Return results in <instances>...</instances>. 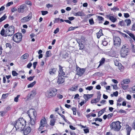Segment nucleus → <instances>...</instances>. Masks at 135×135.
<instances>
[{"mask_svg": "<svg viewBox=\"0 0 135 135\" xmlns=\"http://www.w3.org/2000/svg\"><path fill=\"white\" fill-rule=\"evenodd\" d=\"M26 121L22 118H20L16 121L15 127L16 131H22L26 125Z\"/></svg>", "mask_w": 135, "mask_h": 135, "instance_id": "obj_1", "label": "nucleus"}, {"mask_svg": "<svg viewBox=\"0 0 135 135\" xmlns=\"http://www.w3.org/2000/svg\"><path fill=\"white\" fill-rule=\"evenodd\" d=\"M129 47L127 44L123 45L121 49L120 54L121 56L124 57L128 54L129 50Z\"/></svg>", "mask_w": 135, "mask_h": 135, "instance_id": "obj_2", "label": "nucleus"}, {"mask_svg": "<svg viewBox=\"0 0 135 135\" xmlns=\"http://www.w3.org/2000/svg\"><path fill=\"white\" fill-rule=\"evenodd\" d=\"M57 90L55 88H51L47 90L45 94L46 97L51 98L55 97L57 93Z\"/></svg>", "mask_w": 135, "mask_h": 135, "instance_id": "obj_3", "label": "nucleus"}, {"mask_svg": "<svg viewBox=\"0 0 135 135\" xmlns=\"http://www.w3.org/2000/svg\"><path fill=\"white\" fill-rule=\"evenodd\" d=\"M120 124V122L119 121L112 122L110 125L111 129L115 131H119L121 128Z\"/></svg>", "mask_w": 135, "mask_h": 135, "instance_id": "obj_4", "label": "nucleus"}, {"mask_svg": "<svg viewBox=\"0 0 135 135\" xmlns=\"http://www.w3.org/2000/svg\"><path fill=\"white\" fill-rule=\"evenodd\" d=\"M15 32V27L13 25L9 27V28H7L5 32V35L4 36L7 37V36H11Z\"/></svg>", "mask_w": 135, "mask_h": 135, "instance_id": "obj_5", "label": "nucleus"}, {"mask_svg": "<svg viewBox=\"0 0 135 135\" xmlns=\"http://www.w3.org/2000/svg\"><path fill=\"white\" fill-rule=\"evenodd\" d=\"M22 38V35L21 33H17L14 35L13 39L14 42L19 43L21 41Z\"/></svg>", "mask_w": 135, "mask_h": 135, "instance_id": "obj_6", "label": "nucleus"}, {"mask_svg": "<svg viewBox=\"0 0 135 135\" xmlns=\"http://www.w3.org/2000/svg\"><path fill=\"white\" fill-rule=\"evenodd\" d=\"M27 113L30 119H35L36 118L37 114L35 109H32L29 110Z\"/></svg>", "mask_w": 135, "mask_h": 135, "instance_id": "obj_7", "label": "nucleus"}, {"mask_svg": "<svg viewBox=\"0 0 135 135\" xmlns=\"http://www.w3.org/2000/svg\"><path fill=\"white\" fill-rule=\"evenodd\" d=\"M32 17V14L31 12H30L29 14L26 16L25 17L22 18L21 20V22L26 23L29 21Z\"/></svg>", "mask_w": 135, "mask_h": 135, "instance_id": "obj_8", "label": "nucleus"}, {"mask_svg": "<svg viewBox=\"0 0 135 135\" xmlns=\"http://www.w3.org/2000/svg\"><path fill=\"white\" fill-rule=\"evenodd\" d=\"M114 46L116 47L119 46L121 45V40L118 37H115L113 38Z\"/></svg>", "mask_w": 135, "mask_h": 135, "instance_id": "obj_9", "label": "nucleus"}, {"mask_svg": "<svg viewBox=\"0 0 135 135\" xmlns=\"http://www.w3.org/2000/svg\"><path fill=\"white\" fill-rule=\"evenodd\" d=\"M47 124V121L45 118L41 119L40 122V126L38 128L39 130L41 131L42 130L43 127L46 125Z\"/></svg>", "mask_w": 135, "mask_h": 135, "instance_id": "obj_10", "label": "nucleus"}, {"mask_svg": "<svg viewBox=\"0 0 135 135\" xmlns=\"http://www.w3.org/2000/svg\"><path fill=\"white\" fill-rule=\"evenodd\" d=\"M26 6L24 4L21 5L18 7L17 9V12L19 13H23L25 11V9L26 8Z\"/></svg>", "mask_w": 135, "mask_h": 135, "instance_id": "obj_11", "label": "nucleus"}, {"mask_svg": "<svg viewBox=\"0 0 135 135\" xmlns=\"http://www.w3.org/2000/svg\"><path fill=\"white\" fill-rule=\"evenodd\" d=\"M76 74L79 76H81L85 72V70L84 69H81L78 66H76Z\"/></svg>", "mask_w": 135, "mask_h": 135, "instance_id": "obj_12", "label": "nucleus"}, {"mask_svg": "<svg viewBox=\"0 0 135 135\" xmlns=\"http://www.w3.org/2000/svg\"><path fill=\"white\" fill-rule=\"evenodd\" d=\"M101 94H100V92H99L98 93V95L97 98L93 99L91 100V103H95L99 102Z\"/></svg>", "mask_w": 135, "mask_h": 135, "instance_id": "obj_13", "label": "nucleus"}, {"mask_svg": "<svg viewBox=\"0 0 135 135\" xmlns=\"http://www.w3.org/2000/svg\"><path fill=\"white\" fill-rule=\"evenodd\" d=\"M31 131V128L30 126L27 127L25 129L24 128V129L23 130V131L24 135H27L30 133Z\"/></svg>", "mask_w": 135, "mask_h": 135, "instance_id": "obj_14", "label": "nucleus"}, {"mask_svg": "<svg viewBox=\"0 0 135 135\" xmlns=\"http://www.w3.org/2000/svg\"><path fill=\"white\" fill-rule=\"evenodd\" d=\"M59 76L57 81V83L58 84H61L64 82V75L60 76Z\"/></svg>", "mask_w": 135, "mask_h": 135, "instance_id": "obj_15", "label": "nucleus"}, {"mask_svg": "<svg viewBox=\"0 0 135 135\" xmlns=\"http://www.w3.org/2000/svg\"><path fill=\"white\" fill-rule=\"evenodd\" d=\"M74 16H85V14L82 11L78 12L74 14Z\"/></svg>", "mask_w": 135, "mask_h": 135, "instance_id": "obj_16", "label": "nucleus"}, {"mask_svg": "<svg viewBox=\"0 0 135 135\" xmlns=\"http://www.w3.org/2000/svg\"><path fill=\"white\" fill-rule=\"evenodd\" d=\"M126 128L127 133V135H129L132 130L131 128L128 125H126Z\"/></svg>", "mask_w": 135, "mask_h": 135, "instance_id": "obj_17", "label": "nucleus"}, {"mask_svg": "<svg viewBox=\"0 0 135 135\" xmlns=\"http://www.w3.org/2000/svg\"><path fill=\"white\" fill-rule=\"evenodd\" d=\"M57 70V69L56 68H51L50 69L49 73L50 75H53L55 74Z\"/></svg>", "mask_w": 135, "mask_h": 135, "instance_id": "obj_18", "label": "nucleus"}, {"mask_svg": "<svg viewBox=\"0 0 135 135\" xmlns=\"http://www.w3.org/2000/svg\"><path fill=\"white\" fill-rule=\"evenodd\" d=\"M130 82V80L129 79H126L123 80L121 83V85H123L125 84H129Z\"/></svg>", "mask_w": 135, "mask_h": 135, "instance_id": "obj_19", "label": "nucleus"}, {"mask_svg": "<svg viewBox=\"0 0 135 135\" xmlns=\"http://www.w3.org/2000/svg\"><path fill=\"white\" fill-rule=\"evenodd\" d=\"M59 74L60 75H65V73L63 71L62 67L59 65Z\"/></svg>", "mask_w": 135, "mask_h": 135, "instance_id": "obj_20", "label": "nucleus"}, {"mask_svg": "<svg viewBox=\"0 0 135 135\" xmlns=\"http://www.w3.org/2000/svg\"><path fill=\"white\" fill-rule=\"evenodd\" d=\"M93 96L92 94H84V98L86 100H88Z\"/></svg>", "mask_w": 135, "mask_h": 135, "instance_id": "obj_21", "label": "nucleus"}, {"mask_svg": "<svg viewBox=\"0 0 135 135\" xmlns=\"http://www.w3.org/2000/svg\"><path fill=\"white\" fill-rule=\"evenodd\" d=\"M36 120V118H35L34 119H30V124H29V126L30 125L31 126H33L35 124V121Z\"/></svg>", "mask_w": 135, "mask_h": 135, "instance_id": "obj_22", "label": "nucleus"}, {"mask_svg": "<svg viewBox=\"0 0 135 135\" xmlns=\"http://www.w3.org/2000/svg\"><path fill=\"white\" fill-rule=\"evenodd\" d=\"M78 87V85H75L70 88V90L72 91H74L77 90Z\"/></svg>", "mask_w": 135, "mask_h": 135, "instance_id": "obj_23", "label": "nucleus"}, {"mask_svg": "<svg viewBox=\"0 0 135 135\" xmlns=\"http://www.w3.org/2000/svg\"><path fill=\"white\" fill-rule=\"evenodd\" d=\"M97 38H99L101 36L103 35L102 33V30L100 29L99 32L97 33Z\"/></svg>", "mask_w": 135, "mask_h": 135, "instance_id": "obj_24", "label": "nucleus"}, {"mask_svg": "<svg viewBox=\"0 0 135 135\" xmlns=\"http://www.w3.org/2000/svg\"><path fill=\"white\" fill-rule=\"evenodd\" d=\"M118 68L120 71H123L124 69L123 66L121 64H119L118 65Z\"/></svg>", "mask_w": 135, "mask_h": 135, "instance_id": "obj_25", "label": "nucleus"}, {"mask_svg": "<svg viewBox=\"0 0 135 135\" xmlns=\"http://www.w3.org/2000/svg\"><path fill=\"white\" fill-rule=\"evenodd\" d=\"M105 61V59L104 58H102L99 62L100 64L99 66H98V68H99L100 66L103 64L104 63Z\"/></svg>", "mask_w": 135, "mask_h": 135, "instance_id": "obj_26", "label": "nucleus"}, {"mask_svg": "<svg viewBox=\"0 0 135 135\" xmlns=\"http://www.w3.org/2000/svg\"><path fill=\"white\" fill-rule=\"evenodd\" d=\"M29 56L28 53H26L23 55L21 57V58L23 60L27 59Z\"/></svg>", "mask_w": 135, "mask_h": 135, "instance_id": "obj_27", "label": "nucleus"}, {"mask_svg": "<svg viewBox=\"0 0 135 135\" xmlns=\"http://www.w3.org/2000/svg\"><path fill=\"white\" fill-rule=\"evenodd\" d=\"M124 21L127 24V26L130 25L131 23V21L129 19H126Z\"/></svg>", "mask_w": 135, "mask_h": 135, "instance_id": "obj_28", "label": "nucleus"}, {"mask_svg": "<svg viewBox=\"0 0 135 135\" xmlns=\"http://www.w3.org/2000/svg\"><path fill=\"white\" fill-rule=\"evenodd\" d=\"M109 19L113 22H115L117 20L116 18H115L113 16H110L109 17Z\"/></svg>", "mask_w": 135, "mask_h": 135, "instance_id": "obj_29", "label": "nucleus"}, {"mask_svg": "<svg viewBox=\"0 0 135 135\" xmlns=\"http://www.w3.org/2000/svg\"><path fill=\"white\" fill-rule=\"evenodd\" d=\"M51 55V53L50 51H47L46 52V57L50 56Z\"/></svg>", "mask_w": 135, "mask_h": 135, "instance_id": "obj_30", "label": "nucleus"}, {"mask_svg": "<svg viewBox=\"0 0 135 135\" xmlns=\"http://www.w3.org/2000/svg\"><path fill=\"white\" fill-rule=\"evenodd\" d=\"M55 119H51L50 120V125L52 126H54L55 122Z\"/></svg>", "mask_w": 135, "mask_h": 135, "instance_id": "obj_31", "label": "nucleus"}, {"mask_svg": "<svg viewBox=\"0 0 135 135\" xmlns=\"http://www.w3.org/2000/svg\"><path fill=\"white\" fill-rule=\"evenodd\" d=\"M36 81H34L31 84L28 85V88L32 87L36 84Z\"/></svg>", "mask_w": 135, "mask_h": 135, "instance_id": "obj_32", "label": "nucleus"}, {"mask_svg": "<svg viewBox=\"0 0 135 135\" xmlns=\"http://www.w3.org/2000/svg\"><path fill=\"white\" fill-rule=\"evenodd\" d=\"M17 11V9L16 8V7H14L11 8V11L12 13L15 12Z\"/></svg>", "mask_w": 135, "mask_h": 135, "instance_id": "obj_33", "label": "nucleus"}, {"mask_svg": "<svg viewBox=\"0 0 135 135\" xmlns=\"http://www.w3.org/2000/svg\"><path fill=\"white\" fill-rule=\"evenodd\" d=\"M7 16H6V14H5L2 17L0 18V22L5 20Z\"/></svg>", "mask_w": 135, "mask_h": 135, "instance_id": "obj_34", "label": "nucleus"}, {"mask_svg": "<svg viewBox=\"0 0 135 135\" xmlns=\"http://www.w3.org/2000/svg\"><path fill=\"white\" fill-rule=\"evenodd\" d=\"M119 10V8L116 7H114L113 8H111V10L114 11H118Z\"/></svg>", "mask_w": 135, "mask_h": 135, "instance_id": "obj_35", "label": "nucleus"}, {"mask_svg": "<svg viewBox=\"0 0 135 135\" xmlns=\"http://www.w3.org/2000/svg\"><path fill=\"white\" fill-rule=\"evenodd\" d=\"M8 93L4 94H3L2 96V98L3 99L6 98L8 95Z\"/></svg>", "mask_w": 135, "mask_h": 135, "instance_id": "obj_36", "label": "nucleus"}, {"mask_svg": "<svg viewBox=\"0 0 135 135\" xmlns=\"http://www.w3.org/2000/svg\"><path fill=\"white\" fill-rule=\"evenodd\" d=\"M89 22L90 25H93L94 24V22L93 18L89 20Z\"/></svg>", "mask_w": 135, "mask_h": 135, "instance_id": "obj_37", "label": "nucleus"}, {"mask_svg": "<svg viewBox=\"0 0 135 135\" xmlns=\"http://www.w3.org/2000/svg\"><path fill=\"white\" fill-rule=\"evenodd\" d=\"M5 30L3 28L1 31L0 34L1 35L3 36L4 35V34H5Z\"/></svg>", "mask_w": 135, "mask_h": 135, "instance_id": "obj_38", "label": "nucleus"}, {"mask_svg": "<svg viewBox=\"0 0 135 135\" xmlns=\"http://www.w3.org/2000/svg\"><path fill=\"white\" fill-rule=\"evenodd\" d=\"M78 27H71L70 28H69L68 29V31H70L71 30H74L75 29L78 28Z\"/></svg>", "mask_w": 135, "mask_h": 135, "instance_id": "obj_39", "label": "nucleus"}, {"mask_svg": "<svg viewBox=\"0 0 135 135\" xmlns=\"http://www.w3.org/2000/svg\"><path fill=\"white\" fill-rule=\"evenodd\" d=\"M13 4V2L12 1L10 2H8L6 5V7H8L9 6L11 5H12Z\"/></svg>", "mask_w": 135, "mask_h": 135, "instance_id": "obj_40", "label": "nucleus"}, {"mask_svg": "<svg viewBox=\"0 0 135 135\" xmlns=\"http://www.w3.org/2000/svg\"><path fill=\"white\" fill-rule=\"evenodd\" d=\"M6 111H2L0 112V115L1 116H3L6 113Z\"/></svg>", "mask_w": 135, "mask_h": 135, "instance_id": "obj_41", "label": "nucleus"}, {"mask_svg": "<svg viewBox=\"0 0 135 135\" xmlns=\"http://www.w3.org/2000/svg\"><path fill=\"white\" fill-rule=\"evenodd\" d=\"M79 46L80 47L79 49L80 50L83 49L84 48V45L82 43L79 44Z\"/></svg>", "mask_w": 135, "mask_h": 135, "instance_id": "obj_42", "label": "nucleus"}, {"mask_svg": "<svg viewBox=\"0 0 135 135\" xmlns=\"http://www.w3.org/2000/svg\"><path fill=\"white\" fill-rule=\"evenodd\" d=\"M99 21H104V18L102 17L98 16L97 17Z\"/></svg>", "mask_w": 135, "mask_h": 135, "instance_id": "obj_43", "label": "nucleus"}, {"mask_svg": "<svg viewBox=\"0 0 135 135\" xmlns=\"http://www.w3.org/2000/svg\"><path fill=\"white\" fill-rule=\"evenodd\" d=\"M20 96V95H18L15 98L14 101L16 102H18V98H19Z\"/></svg>", "mask_w": 135, "mask_h": 135, "instance_id": "obj_44", "label": "nucleus"}, {"mask_svg": "<svg viewBox=\"0 0 135 135\" xmlns=\"http://www.w3.org/2000/svg\"><path fill=\"white\" fill-rule=\"evenodd\" d=\"M73 112V114L74 115H76V109L75 108H73L72 109Z\"/></svg>", "mask_w": 135, "mask_h": 135, "instance_id": "obj_45", "label": "nucleus"}, {"mask_svg": "<svg viewBox=\"0 0 135 135\" xmlns=\"http://www.w3.org/2000/svg\"><path fill=\"white\" fill-rule=\"evenodd\" d=\"M12 73L13 76H17L18 75V74L15 71H13L12 72Z\"/></svg>", "mask_w": 135, "mask_h": 135, "instance_id": "obj_46", "label": "nucleus"}, {"mask_svg": "<svg viewBox=\"0 0 135 135\" xmlns=\"http://www.w3.org/2000/svg\"><path fill=\"white\" fill-rule=\"evenodd\" d=\"M6 46L7 48L9 47L11 49L12 47L11 44L9 43H7L6 44Z\"/></svg>", "mask_w": 135, "mask_h": 135, "instance_id": "obj_47", "label": "nucleus"}, {"mask_svg": "<svg viewBox=\"0 0 135 135\" xmlns=\"http://www.w3.org/2000/svg\"><path fill=\"white\" fill-rule=\"evenodd\" d=\"M119 24L121 26H124L125 24L123 21H120L119 23Z\"/></svg>", "mask_w": 135, "mask_h": 135, "instance_id": "obj_48", "label": "nucleus"}, {"mask_svg": "<svg viewBox=\"0 0 135 135\" xmlns=\"http://www.w3.org/2000/svg\"><path fill=\"white\" fill-rule=\"evenodd\" d=\"M42 14L43 15H45L48 13V12L47 11H41Z\"/></svg>", "mask_w": 135, "mask_h": 135, "instance_id": "obj_49", "label": "nucleus"}, {"mask_svg": "<svg viewBox=\"0 0 135 135\" xmlns=\"http://www.w3.org/2000/svg\"><path fill=\"white\" fill-rule=\"evenodd\" d=\"M124 100V99L122 98H120L118 99L117 100V102H120L122 101H123Z\"/></svg>", "mask_w": 135, "mask_h": 135, "instance_id": "obj_50", "label": "nucleus"}, {"mask_svg": "<svg viewBox=\"0 0 135 135\" xmlns=\"http://www.w3.org/2000/svg\"><path fill=\"white\" fill-rule=\"evenodd\" d=\"M94 120L95 122H96L97 121H98L100 122H101L102 121V119L101 118H96L94 119Z\"/></svg>", "mask_w": 135, "mask_h": 135, "instance_id": "obj_51", "label": "nucleus"}, {"mask_svg": "<svg viewBox=\"0 0 135 135\" xmlns=\"http://www.w3.org/2000/svg\"><path fill=\"white\" fill-rule=\"evenodd\" d=\"M127 33L132 38H134V36L132 33H131L129 32L128 31Z\"/></svg>", "mask_w": 135, "mask_h": 135, "instance_id": "obj_52", "label": "nucleus"}, {"mask_svg": "<svg viewBox=\"0 0 135 135\" xmlns=\"http://www.w3.org/2000/svg\"><path fill=\"white\" fill-rule=\"evenodd\" d=\"M26 3L31 6L32 5V2L30 1H27L26 2Z\"/></svg>", "mask_w": 135, "mask_h": 135, "instance_id": "obj_53", "label": "nucleus"}, {"mask_svg": "<svg viewBox=\"0 0 135 135\" xmlns=\"http://www.w3.org/2000/svg\"><path fill=\"white\" fill-rule=\"evenodd\" d=\"M93 89V87L92 86H89L86 88V89L90 90Z\"/></svg>", "mask_w": 135, "mask_h": 135, "instance_id": "obj_54", "label": "nucleus"}, {"mask_svg": "<svg viewBox=\"0 0 135 135\" xmlns=\"http://www.w3.org/2000/svg\"><path fill=\"white\" fill-rule=\"evenodd\" d=\"M35 77V76H34L32 77L30 76V77L28 78L27 79L30 81H31L33 79V78H34Z\"/></svg>", "mask_w": 135, "mask_h": 135, "instance_id": "obj_55", "label": "nucleus"}, {"mask_svg": "<svg viewBox=\"0 0 135 135\" xmlns=\"http://www.w3.org/2000/svg\"><path fill=\"white\" fill-rule=\"evenodd\" d=\"M122 85V87L124 90L127 89L128 87V85Z\"/></svg>", "mask_w": 135, "mask_h": 135, "instance_id": "obj_56", "label": "nucleus"}, {"mask_svg": "<svg viewBox=\"0 0 135 135\" xmlns=\"http://www.w3.org/2000/svg\"><path fill=\"white\" fill-rule=\"evenodd\" d=\"M132 92L133 93H135V85L133 86L131 88Z\"/></svg>", "mask_w": 135, "mask_h": 135, "instance_id": "obj_57", "label": "nucleus"}, {"mask_svg": "<svg viewBox=\"0 0 135 135\" xmlns=\"http://www.w3.org/2000/svg\"><path fill=\"white\" fill-rule=\"evenodd\" d=\"M102 44H103V45L104 46H106L107 45L108 43L107 41H106L105 40H104L103 41Z\"/></svg>", "mask_w": 135, "mask_h": 135, "instance_id": "obj_58", "label": "nucleus"}, {"mask_svg": "<svg viewBox=\"0 0 135 135\" xmlns=\"http://www.w3.org/2000/svg\"><path fill=\"white\" fill-rule=\"evenodd\" d=\"M57 97L59 99H61L63 98V96L61 94H58L57 95Z\"/></svg>", "mask_w": 135, "mask_h": 135, "instance_id": "obj_59", "label": "nucleus"}, {"mask_svg": "<svg viewBox=\"0 0 135 135\" xmlns=\"http://www.w3.org/2000/svg\"><path fill=\"white\" fill-rule=\"evenodd\" d=\"M32 65V63L31 62H30L27 65V67L29 69H30Z\"/></svg>", "mask_w": 135, "mask_h": 135, "instance_id": "obj_60", "label": "nucleus"}, {"mask_svg": "<svg viewBox=\"0 0 135 135\" xmlns=\"http://www.w3.org/2000/svg\"><path fill=\"white\" fill-rule=\"evenodd\" d=\"M37 63V62H34L33 63V68L34 69H36Z\"/></svg>", "mask_w": 135, "mask_h": 135, "instance_id": "obj_61", "label": "nucleus"}, {"mask_svg": "<svg viewBox=\"0 0 135 135\" xmlns=\"http://www.w3.org/2000/svg\"><path fill=\"white\" fill-rule=\"evenodd\" d=\"M59 28H57L56 30H55L54 32V33H55L56 34L58 32H59Z\"/></svg>", "mask_w": 135, "mask_h": 135, "instance_id": "obj_62", "label": "nucleus"}, {"mask_svg": "<svg viewBox=\"0 0 135 135\" xmlns=\"http://www.w3.org/2000/svg\"><path fill=\"white\" fill-rule=\"evenodd\" d=\"M124 16L125 17L127 18L129 17V15L128 13H124Z\"/></svg>", "mask_w": 135, "mask_h": 135, "instance_id": "obj_63", "label": "nucleus"}, {"mask_svg": "<svg viewBox=\"0 0 135 135\" xmlns=\"http://www.w3.org/2000/svg\"><path fill=\"white\" fill-rule=\"evenodd\" d=\"M103 114V113L102 112L100 111L98 112V117H99L100 116L102 115Z\"/></svg>", "mask_w": 135, "mask_h": 135, "instance_id": "obj_64", "label": "nucleus"}]
</instances>
